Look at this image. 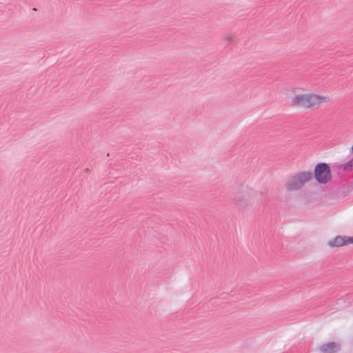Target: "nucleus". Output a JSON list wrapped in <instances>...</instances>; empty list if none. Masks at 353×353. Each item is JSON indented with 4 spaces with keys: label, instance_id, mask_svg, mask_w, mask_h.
Segmentation results:
<instances>
[{
    "label": "nucleus",
    "instance_id": "1",
    "mask_svg": "<svg viewBox=\"0 0 353 353\" xmlns=\"http://www.w3.org/2000/svg\"><path fill=\"white\" fill-rule=\"evenodd\" d=\"M328 101L327 97L308 92L294 95L291 100V105L313 110L319 109L322 103Z\"/></svg>",
    "mask_w": 353,
    "mask_h": 353
},
{
    "label": "nucleus",
    "instance_id": "2",
    "mask_svg": "<svg viewBox=\"0 0 353 353\" xmlns=\"http://www.w3.org/2000/svg\"><path fill=\"white\" fill-rule=\"evenodd\" d=\"M312 177V173L309 171L296 172L287 180L285 187L288 192L299 190L311 181Z\"/></svg>",
    "mask_w": 353,
    "mask_h": 353
},
{
    "label": "nucleus",
    "instance_id": "3",
    "mask_svg": "<svg viewBox=\"0 0 353 353\" xmlns=\"http://www.w3.org/2000/svg\"><path fill=\"white\" fill-rule=\"evenodd\" d=\"M314 179L321 184H325L332 179L331 170L325 163H318L314 168Z\"/></svg>",
    "mask_w": 353,
    "mask_h": 353
},
{
    "label": "nucleus",
    "instance_id": "4",
    "mask_svg": "<svg viewBox=\"0 0 353 353\" xmlns=\"http://www.w3.org/2000/svg\"><path fill=\"white\" fill-rule=\"evenodd\" d=\"M353 243V236H337L334 239L330 240L327 245L332 248H338Z\"/></svg>",
    "mask_w": 353,
    "mask_h": 353
},
{
    "label": "nucleus",
    "instance_id": "5",
    "mask_svg": "<svg viewBox=\"0 0 353 353\" xmlns=\"http://www.w3.org/2000/svg\"><path fill=\"white\" fill-rule=\"evenodd\" d=\"M319 350L323 353H336L340 350V345L334 343L330 342L324 345H322Z\"/></svg>",
    "mask_w": 353,
    "mask_h": 353
},
{
    "label": "nucleus",
    "instance_id": "6",
    "mask_svg": "<svg viewBox=\"0 0 353 353\" xmlns=\"http://www.w3.org/2000/svg\"><path fill=\"white\" fill-rule=\"evenodd\" d=\"M333 168H336L339 170H343L345 172H350L353 170V159L350 160L347 163L342 164V165H338L335 164L332 165Z\"/></svg>",
    "mask_w": 353,
    "mask_h": 353
},
{
    "label": "nucleus",
    "instance_id": "7",
    "mask_svg": "<svg viewBox=\"0 0 353 353\" xmlns=\"http://www.w3.org/2000/svg\"><path fill=\"white\" fill-rule=\"evenodd\" d=\"M233 202L235 203L238 207L243 208L248 206V202L246 199L241 198V196L237 195L234 197Z\"/></svg>",
    "mask_w": 353,
    "mask_h": 353
},
{
    "label": "nucleus",
    "instance_id": "8",
    "mask_svg": "<svg viewBox=\"0 0 353 353\" xmlns=\"http://www.w3.org/2000/svg\"><path fill=\"white\" fill-rule=\"evenodd\" d=\"M225 40L228 42V43H232L234 41V37L231 34H229V35H227L225 37Z\"/></svg>",
    "mask_w": 353,
    "mask_h": 353
},
{
    "label": "nucleus",
    "instance_id": "9",
    "mask_svg": "<svg viewBox=\"0 0 353 353\" xmlns=\"http://www.w3.org/2000/svg\"><path fill=\"white\" fill-rule=\"evenodd\" d=\"M351 150H352V152H353V145L352 146V149Z\"/></svg>",
    "mask_w": 353,
    "mask_h": 353
}]
</instances>
